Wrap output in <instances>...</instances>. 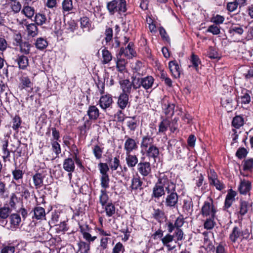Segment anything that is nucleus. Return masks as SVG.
Returning <instances> with one entry per match:
<instances>
[{"instance_id":"nucleus-30","label":"nucleus","mask_w":253,"mask_h":253,"mask_svg":"<svg viewBox=\"0 0 253 253\" xmlns=\"http://www.w3.org/2000/svg\"><path fill=\"white\" fill-rule=\"evenodd\" d=\"M21 12L26 17L31 19L35 14V10L33 7L29 6V4H24Z\"/></svg>"},{"instance_id":"nucleus-44","label":"nucleus","mask_w":253,"mask_h":253,"mask_svg":"<svg viewBox=\"0 0 253 253\" xmlns=\"http://www.w3.org/2000/svg\"><path fill=\"white\" fill-rule=\"evenodd\" d=\"M106 214L108 217L112 216L115 213V207L111 202L104 206Z\"/></svg>"},{"instance_id":"nucleus-48","label":"nucleus","mask_w":253,"mask_h":253,"mask_svg":"<svg viewBox=\"0 0 253 253\" xmlns=\"http://www.w3.org/2000/svg\"><path fill=\"white\" fill-rule=\"evenodd\" d=\"M46 20V17L43 14L39 13L35 15V21L38 25H42L45 23Z\"/></svg>"},{"instance_id":"nucleus-45","label":"nucleus","mask_w":253,"mask_h":253,"mask_svg":"<svg viewBox=\"0 0 253 253\" xmlns=\"http://www.w3.org/2000/svg\"><path fill=\"white\" fill-rule=\"evenodd\" d=\"M36 47L40 50L45 48L48 45L46 40L42 38H38L35 43Z\"/></svg>"},{"instance_id":"nucleus-10","label":"nucleus","mask_w":253,"mask_h":253,"mask_svg":"<svg viewBox=\"0 0 253 253\" xmlns=\"http://www.w3.org/2000/svg\"><path fill=\"white\" fill-rule=\"evenodd\" d=\"M126 139L124 144V150L126 154L130 153L133 151L136 150L138 148L137 143L136 140L128 136H125Z\"/></svg>"},{"instance_id":"nucleus-58","label":"nucleus","mask_w":253,"mask_h":253,"mask_svg":"<svg viewBox=\"0 0 253 253\" xmlns=\"http://www.w3.org/2000/svg\"><path fill=\"white\" fill-rule=\"evenodd\" d=\"M190 62L192 64V66L198 71V66L201 63V61L199 57L194 54H192L191 56Z\"/></svg>"},{"instance_id":"nucleus-15","label":"nucleus","mask_w":253,"mask_h":253,"mask_svg":"<svg viewBox=\"0 0 253 253\" xmlns=\"http://www.w3.org/2000/svg\"><path fill=\"white\" fill-rule=\"evenodd\" d=\"M133 46V43L130 42L128 44L126 47H121L119 52L120 54L123 55L124 54L125 56L128 58H131L132 57L135 56L136 52L132 48Z\"/></svg>"},{"instance_id":"nucleus-56","label":"nucleus","mask_w":253,"mask_h":253,"mask_svg":"<svg viewBox=\"0 0 253 253\" xmlns=\"http://www.w3.org/2000/svg\"><path fill=\"white\" fill-rule=\"evenodd\" d=\"M132 84V86L133 89H136L137 88H139L141 86H142L141 83L142 82V78H136V77H132V81L130 82Z\"/></svg>"},{"instance_id":"nucleus-53","label":"nucleus","mask_w":253,"mask_h":253,"mask_svg":"<svg viewBox=\"0 0 253 253\" xmlns=\"http://www.w3.org/2000/svg\"><path fill=\"white\" fill-rule=\"evenodd\" d=\"M243 163V169L245 171H251L253 168V158L245 160Z\"/></svg>"},{"instance_id":"nucleus-6","label":"nucleus","mask_w":253,"mask_h":253,"mask_svg":"<svg viewBox=\"0 0 253 253\" xmlns=\"http://www.w3.org/2000/svg\"><path fill=\"white\" fill-rule=\"evenodd\" d=\"M80 230L83 238L89 243L93 242L96 239V236H92V229L87 224L80 225Z\"/></svg>"},{"instance_id":"nucleus-49","label":"nucleus","mask_w":253,"mask_h":253,"mask_svg":"<svg viewBox=\"0 0 253 253\" xmlns=\"http://www.w3.org/2000/svg\"><path fill=\"white\" fill-rule=\"evenodd\" d=\"M215 224L214 217H208L204 224V226L207 230L212 229Z\"/></svg>"},{"instance_id":"nucleus-23","label":"nucleus","mask_w":253,"mask_h":253,"mask_svg":"<svg viewBox=\"0 0 253 253\" xmlns=\"http://www.w3.org/2000/svg\"><path fill=\"white\" fill-rule=\"evenodd\" d=\"M121 87L123 90L122 93L126 95L130 94L132 90V84L128 80H123L120 81Z\"/></svg>"},{"instance_id":"nucleus-59","label":"nucleus","mask_w":253,"mask_h":253,"mask_svg":"<svg viewBox=\"0 0 253 253\" xmlns=\"http://www.w3.org/2000/svg\"><path fill=\"white\" fill-rule=\"evenodd\" d=\"M19 46L20 47V51L25 54L30 52L31 44L28 42H22Z\"/></svg>"},{"instance_id":"nucleus-3","label":"nucleus","mask_w":253,"mask_h":253,"mask_svg":"<svg viewBox=\"0 0 253 253\" xmlns=\"http://www.w3.org/2000/svg\"><path fill=\"white\" fill-rule=\"evenodd\" d=\"M250 235V232L248 229H242L241 227L239 226H234L229 235V239L233 243L237 242L238 239H248Z\"/></svg>"},{"instance_id":"nucleus-42","label":"nucleus","mask_w":253,"mask_h":253,"mask_svg":"<svg viewBox=\"0 0 253 253\" xmlns=\"http://www.w3.org/2000/svg\"><path fill=\"white\" fill-rule=\"evenodd\" d=\"M244 124V119L243 117L241 116H236L233 118L232 125L233 126L236 128H239L241 126H243Z\"/></svg>"},{"instance_id":"nucleus-28","label":"nucleus","mask_w":253,"mask_h":253,"mask_svg":"<svg viewBox=\"0 0 253 253\" xmlns=\"http://www.w3.org/2000/svg\"><path fill=\"white\" fill-rule=\"evenodd\" d=\"M234 99V96L230 94L221 98V103L222 105L225 107H226L229 109H232L233 108L232 104Z\"/></svg>"},{"instance_id":"nucleus-27","label":"nucleus","mask_w":253,"mask_h":253,"mask_svg":"<svg viewBox=\"0 0 253 253\" xmlns=\"http://www.w3.org/2000/svg\"><path fill=\"white\" fill-rule=\"evenodd\" d=\"M142 184L143 181L141 180L139 176H133L131 179V184L130 187L131 191L142 190L143 189L142 187Z\"/></svg>"},{"instance_id":"nucleus-17","label":"nucleus","mask_w":253,"mask_h":253,"mask_svg":"<svg viewBox=\"0 0 253 253\" xmlns=\"http://www.w3.org/2000/svg\"><path fill=\"white\" fill-rule=\"evenodd\" d=\"M239 214L242 217L245 215L252 207V203L240 200Z\"/></svg>"},{"instance_id":"nucleus-20","label":"nucleus","mask_w":253,"mask_h":253,"mask_svg":"<svg viewBox=\"0 0 253 253\" xmlns=\"http://www.w3.org/2000/svg\"><path fill=\"white\" fill-rule=\"evenodd\" d=\"M34 212L32 216L33 218H35L37 220H42L45 219V212L43 208L40 206L36 207L33 210Z\"/></svg>"},{"instance_id":"nucleus-35","label":"nucleus","mask_w":253,"mask_h":253,"mask_svg":"<svg viewBox=\"0 0 253 253\" xmlns=\"http://www.w3.org/2000/svg\"><path fill=\"white\" fill-rule=\"evenodd\" d=\"M170 125V121L168 119H163L159 125V130L157 134L165 133L168 128L169 127Z\"/></svg>"},{"instance_id":"nucleus-64","label":"nucleus","mask_w":253,"mask_h":253,"mask_svg":"<svg viewBox=\"0 0 253 253\" xmlns=\"http://www.w3.org/2000/svg\"><path fill=\"white\" fill-rule=\"evenodd\" d=\"M125 247L121 242L117 243L114 247L112 253H124L125 252Z\"/></svg>"},{"instance_id":"nucleus-37","label":"nucleus","mask_w":253,"mask_h":253,"mask_svg":"<svg viewBox=\"0 0 253 253\" xmlns=\"http://www.w3.org/2000/svg\"><path fill=\"white\" fill-rule=\"evenodd\" d=\"M109 198L107 193V191L105 189H101L100 194L99 197V201L102 207L108 204Z\"/></svg>"},{"instance_id":"nucleus-9","label":"nucleus","mask_w":253,"mask_h":253,"mask_svg":"<svg viewBox=\"0 0 253 253\" xmlns=\"http://www.w3.org/2000/svg\"><path fill=\"white\" fill-rule=\"evenodd\" d=\"M137 169L143 177L148 176L151 173V164L148 162H140L137 165Z\"/></svg>"},{"instance_id":"nucleus-57","label":"nucleus","mask_w":253,"mask_h":253,"mask_svg":"<svg viewBox=\"0 0 253 253\" xmlns=\"http://www.w3.org/2000/svg\"><path fill=\"white\" fill-rule=\"evenodd\" d=\"M12 2L13 3L10 5L12 11L14 13H19L22 8L21 3L19 1H17V0Z\"/></svg>"},{"instance_id":"nucleus-46","label":"nucleus","mask_w":253,"mask_h":253,"mask_svg":"<svg viewBox=\"0 0 253 253\" xmlns=\"http://www.w3.org/2000/svg\"><path fill=\"white\" fill-rule=\"evenodd\" d=\"M109 167L112 170H117L119 167L122 168L119 157H116L113 159H111L109 162Z\"/></svg>"},{"instance_id":"nucleus-12","label":"nucleus","mask_w":253,"mask_h":253,"mask_svg":"<svg viewBox=\"0 0 253 253\" xmlns=\"http://www.w3.org/2000/svg\"><path fill=\"white\" fill-rule=\"evenodd\" d=\"M144 150L145 151L146 156L149 160L152 159L154 162H156V159L159 158L160 155V151L158 147L154 145Z\"/></svg>"},{"instance_id":"nucleus-36","label":"nucleus","mask_w":253,"mask_h":253,"mask_svg":"<svg viewBox=\"0 0 253 253\" xmlns=\"http://www.w3.org/2000/svg\"><path fill=\"white\" fill-rule=\"evenodd\" d=\"M126 119L127 126L131 131H134L138 126L136 117L134 116L132 117H126Z\"/></svg>"},{"instance_id":"nucleus-16","label":"nucleus","mask_w":253,"mask_h":253,"mask_svg":"<svg viewBox=\"0 0 253 253\" xmlns=\"http://www.w3.org/2000/svg\"><path fill=\"white\" fill-rule=\"evenodd\" d=\"M237 195V192L232 189H230L226 195L225 202L224 208L228 209L232 205L235 201V197Z\"/></svg>"},{"instance_id":"nucleus-55","label":"nucleus","mask_w":253,"mask_h":253,"mask_svg":"<svg viewBox=\"0 0 253 253\" xmlns=\"http://www.w3.org/2000/svg\"><path fill=\"white\" fill-rule=\"evenodd\" d=\"M98 167L101 175H108L107 172L109 171V168L107 164L100 163L98 164Z\"/></svg>"},{"instance_id":"nucleus-39","label":"nucleus","mask_w":253,"mask_h":253,"mask_svg":"<svg viewBox=\"0 0 253 253\" xmlns=\"http://www.w3.org/2000/svg\"><path fill=\"white\" fill-rule=\"evenodd\" d=\"M152 216L158 222H161L165 217V212L159 209H154Z\"/></svg>"},{"instance_id":"nucleus-38","label":"nucleus","mask_w":253,"mask_h":253,"mask_svg":"<svg viewBox=\"0 0 253 253\" xmlns=\"http://www.w3.org/2000/svg\"><path fill=\"white\" fill-rule=\"evenodd\" d=\"M9 89L8 86L3 81H0V98L2 97V95H4L5 97V101L9 102L8 94Z\"/></svg>"},{"instance_id":"nucleus-4","label":"nucleus","mask_w":253,"mask_h":253,"mask_svg":"<svg viewBox=\"0 0 253 253\" xmlns=\"http://www.w3.org/2000/svg\"><path fill=\"white\" fill-rule=\"evenodd\" d=\"M107 8L111 15L116 12L119 13H124L126 11V1L125 0H113L108 2Z\"/></svg>"},{"instance_id":"nucleus-31","label":"nucleus","mask_w":253,"mask_h":253,"mask_svg":"<svg viewBox=\"0 0 253 253\" xmlns=\"http://www.w3.org/2000/svg\"><path fill=\"white\" fill-rule=\"evenodd\" d=\"M117 104L121 109H125L128 104V95L121 93L119 96Z\"/></svg>"},{"instance_id":"nucleus-11","label":"nucleus","mask_w":253,"mask_h":253,"mask_svg":"<svg viewBox=\"0 0 253 253\" xmlns=\"http://www.w3.org/2000/svg\"><path fill=\"white\" fill-rule=\"evenodd\" d=\"M13 183H14L15 186V193L18 194H19L20 196L24 198L26 200L29 199L30 197V192L29 190L26 187V185L25 184H18L14 182L13 181L12 182Z\"/></svg>"},{"instance_id":"nucleus-25","label":"nucleus","mask_w":253,"mask_h":253,"mask_svg":"<svg viewBox=\"0 0 253 253\" xmlns=\"http://www.w3.org/2000/svg\"><path fill=\"white\" fill-rule=\"evenodd\" d=\"M126 161L127 166L129 168H133L138 163V159L135 155H131L130 153L126 154Z\"/></svg>"},{"instance_id":"nucleus-29","label":"nucleus","mask_w":253,"mask_h":253,"mask_svg":"<svg viewBox=\"0 0 253 253\" xmlns=\"http://www.w3.org/2000/svg\"><path fill=\"white\" fill-rule=\"evenodd\" d=\"M87 114L90 120H96L99 116V111L95 106H90L87 111Z\"/></svg>"},{"instance_id":"nucleus-22","label":"nucleus","mask_w":253,"mask_h":253,"mask_svg":"<svg viewBox=\"0 0 253 253\" xmlns=\"http://www.w3.org/2000/svg\"><path fill=\"white\" fill-rule=\"evenodd\" d=\"M169 70L175 78H179L180 75V70L179 65L176 61H171L169 62Z\"/></svg>"},{"instance_id":"nucleus-50","label":"nucleus","mask_w":253,"mask_h":253,"mask_svg":"<svg viewBox=\"0 0 253 253\" xmlns=\"http://www.w3.org/2000/svg\"><path fill=\"white\" fill-rule=\"evenodd\" d=\"M100 185L102 189L106 190L109 187L110 178L109 175H101L100 178Z\"/></svg>"},{"instance_id":"nucleus-24","label":"nucleus","mask_w":253,"mask_h":253,"mask_svg":"<svg viewBox=\"0 0 253 253\" xmlns=\"http://www.w3.org/2000/svg\"><path fill=\"white\" fill-rule=\"evenodd\" d=\"M9 219L10 224V228L11 229L17 228L21 220L20 215L16 213L10 214Z\"/></svg>"},{"instance_id":"nucleus-26","label":"nucleus","mask_w":253,"mask_h":253,"mask_svg":"<svg viewBox=\"0 0 253 253\" xmlns=\"http://www.w3.org/2000/svg\"><path fill=\"white\" fill-rule=\"evenodd\" d=\"M20 69L25 70L29 65L28 57L24 55H18L15 60Z\"/></svg>"},{"instance_id":"nucleus-60","label":"nucleus","mask_w":253,"mask_h":253,"mask_svg":"<svg viewBox=\"0 0 253 253\" xmlns=\"http://www.w3.org/2000/svg\"><path fill=\"white\" fill-rule=\"evenodd\" d=\"M21 124V118L18 116H15L12 119V127L14 130L17 131L19 128L20 127Z\"/></svg>"},{"instance_id":"nucleus-40","label":"nucleus","mask_w":253,"mask_h":253,"mask_svg":"<svg viewBox=\"0 0 253 253\" xmlns=\"http://www.w3.org/2000/svg\"><path fill=\"white\" fill-rule=\"evenodd\" d=\"M102 63L103 64L109 63L112 59V55L111 52L106 48L102 50Z\"/></svg>"},{"instance_id":"nucleus-61","label":"nucleus","mask_w":253,"mask_h":253,"mask_svg":"<svg viewBox=\"0 0 253 253\" xmlns=\"http://www.w3.org/2000/svg\"><path fill=\"white\" fill-rule=\"evenodd\" d=\"M21 83L23 88L29 87L32 88L33 83L28 77H23L21 78Z\"/></svg>"},{"instance_id":"nucleus-19","label":"nucleus","mask_w":253,"mask_h":253,"mask_svg":"<svg viewBox=\"0 0 253 253\" xmlns=\"http://www.w3.org/2000/svg\"><path fill=\"white\" fill-rule=\"evenodd\" d=\"M113 99L110 95L102 96L99 100V105L102 109L105 110L109 107L112 104Z\"/></svg>"},{"instance_id":"nucleus-7","label":"nucleus","mask_w":253,"mask_h":253,"mask_svg":"<svg viewBox=\"0 0 253 253\" xmlns=\"http://www.w3.org/2000/svg\"><path fill=\"white\" fill-rule=\"evenodd\" d=\"M252 182L246 179L241 180L238 187L240 194L250 196Z\"/></svg>"},{"instance_id":"nucleus-14","label":"nucleus","mask_w":253,"mask_h":253,"mask_svg":"<svg viewBox=\"0 0 253 253\" xmlns=\"http://www.w3.org/2000/svg\"><path fill=\"white\" fill-rule=\"evenodd\" d=\"M228 32L231 37L235 38L236 37H241L243 34L244 30L241 25L233 24L230 27Z\"/></svg>"},{"instance_id":"nucleus-2","label":"nucleus","mask_w":253,"mask_h":253,"mask_svg":"<svg viewBox=\"0 0 253 253\" xmlns=\"http://www.w3.org/2000/svg\"><path fill=\"white\" fill-rule=\"evenodd\" d=\"M167 196L164 201L165 206L169 208L173 209L177 207L179 196L176 192V184L173 182L166 193Z\"/></svg>"},{"instance_id":"nucleus-51","label":"nucleus","mask_w":253,"mask_h":253,"mask_svg":"<svg viewBox=\"0 0 253 253\" xmlns=\"http://www.w3.org/2000/svg\"><path fill=\"white\" fill-rule=\"evenodd\" d=\"M207 55L211 59L219 58V54L216 49L212 46H210L209 48Z\"/></svg>"},{"instance_id":"nucleus-41","label":"nucleus","mask_w":253,"mask_h":253,"mask_svg":"<svg viewBox=\"0 0 253 253\" xmlns=\"http://www.w3.org/2000/svg\"><path fill=\"white\" fill-rule=\"evenodd\" d=\"M11 211V209L8 206L0 208V219H7L10 215Z\"/></svg>"},{"instance_id":"nucleus-52","label":"nucleus","mask_w":253,"mask_h":253,"mask_svg":"<svg viewBox=\"0 0 253 253\" xmlns=\"http://www.w3.org/2000/svg\"><path fill=\"white\" fill-rule=\"evenodd\" d=\"M103 151V148L98 145L94 146L92 149L93 154L96 159H100L102 157Z\"/></svg>"},{"instance_id":"nucleus-5","label":"nucleus","mask_w":253,"mask_h":253,"mask_svg":"<svg viewBox=\"0 0 253 253\" xmlns=\"http://www.w3.org/2000/svg\"><path fill=\"white\" fill-rule=\"evenodd\" d=\"M216 210L213 205V200L210 198L208 201L204 202L201 208V213L203 217H215Z\"/></svg>"},{"instance_id":"nucleus-1","label":"nucleus","mask_w":253,"mask_h":253,"mask_svg":"<svg viewBox=\"0 0 253 253\" xmlns=\"http://www.w3.org/2000/svg\"><path fill=\"white\" fill-rule=\"evenodd\" d=\"M171 179H169L168 176L164 173H161L159 175L157 182L154 185L151 194L152 198L157 200L164 196L173 183Z\"/></svg>"},{"instance_id":"nucleus-32","label":"nucleus","mask_w":253,"mask_h":253,"mask_svg":"<svg viewBox=\"0 0 253 253\" xmlns=\"http://www.w3.org/2000/svg\"><path fill=\"white\" fill-rule=\"evenodd\" d=\"M141 85L145 89H148L152 87L154 84V79L151 76H148L147 77L142 78Z\"/></svg>"},{"instance_id":"nucleus-21","label":"nucleus","mask_w":253,"mask_h":253,"mask_svg":"<svg viewBox=\"0 0 253 253\" xmlns=\"http://www.w3.org/2000/svg\"><path fill=\"white\" fill-rule=\"evenodd\" d=\"M63 168L67 172L74 171L75 166L74 159L71 158L65 159L63 163Z\"/></svg>"},{"instance_id":"nucleus-34","label":"nucleus","mask_w":253,"mask_h":253,"mask_svg":"<svg viewBox=\"0 0 253 253\" xmlns=\"http://www.w3.org/2000/svg\"><path fill=\"white\" fill-rule=\"evenodd\" d=\"M43 176L40 173H36L33 176V180L36 189L40 188L43 185Z\"/></svg>"},{"instance_id":"nucleus-62","label":"nucleus","mask_w":253,"mask_h":253,"mask_svg":"<svg viewBox=\"0 0 253 253\" xmlns=\"http://www.w3.org/2000/svg\"><path fill=\"white\" fill-rule=\"evenodd\" d=\"M86 243L84 241H81L79 243V247L80 250L83 253H87L90 250V245L89 242Z\"/></svg>"},{"instance_id":"nucleus-33","label":"nucleus","mask_w":253,"mask_h":253,"mask_svg":"<svg viewBox=\"0 0 253 253\" xmlns=\"http://www.w3.org/2000/svg\"><path fill=\"white\" fill-rule=\"evenodd\" d=\"M26 31L28 35L32 37H34L38 34V29L37 25L34 23L26 24Z\"/></svg>"},{"instance_id":"nucleus-18","label":"nucleus","mask_w":253,"mask_h":253,"mask_svg":"<svg viewBox=\"0 0 253 253\" xmlns=\"http://www.w3.org/2000/svg\"><path fill=\"white\" fill-rule=\"evenodd\" d=\"M123 54H120V53L117 55L116 60V68L117 70L123 73L126 70V65L127 64V61L122 57Z\"/></svg>"},{"instance_id":"nucleus-43","label":"nucleus","mask_w":253,"mask_h":253,"mask_svg":"<svg viewBox=\"0 0 253 253\" xmlns=\"http://www.w3.org/2000/svg\"><path fill=\"white\" fill-rule=\"evenodd\" d=\"M62 8L63 12H70L73 9L72 0H63L62 2Z\"/></svg>"},{"instance_id":"nucleus-63","label":"nucleus","mask_w":253,"mask_h":253,"mask_svg":"<svg viewBox=\"0 0 253 253\" xmlns=\"http://www.w3.org/2000/svg\"><path fill=\"white\" fill-rule=\"evenodd\" d=\"M13 179L18 181L22 179L24 173L22 170L15 169L12 171Z\"/></svg>"},{"instance_id":"nucleus-54","label":"nucleus","mask_w":253,"mask_h":253,"mask_svg":"<svg viewBox=\"0 0 253 253\" xmlns=\"http://www.w3.org/2000/svg\"><path fill=\"white\" fill-rule=\"evenodd\" d=\"M166 108H164L165 114L168 116H171L174 114V109L175 105L173 104L169 103L168 105L165 104Z\"/></svg>"},{"instance_id":"nucleus-13","label":"nucleus","mask_w":253,"mask_h":253,"mask_svg":"<svg viewBox=\"0 0 253 253\" xmlns=\"http://www.w3.org/2000/svg\"><path fill=\"white\" fill-rule=\"evenodd\" d=\"M184 223V220L182 215H180L178 216L175 220L174 224L170 221H169L168 223H167L168 230L169 232L171 233L175 228H180V227L183 226Z\"/></svg>"},{"instance_id":"nucleus-8","label":"nucleus","mask_w":253,"mask_h":253,"mask_svg":"<svg viewBox=\"0 0 253 253\" xmlns=\"http://www.w3.org/2000/svg\"><path fill=\"white\" fill-rule=\"evenodd\" d=\"M153 134V130H150V132H147L146 135L142 136L140 147L142 150H146L151 146L154 145V137L152 136Z\"/></svg>"},{"instance_id":"nucleus-47","label":"nucleus","mask_w":253,"mask_h":253,"mask_svg":"<svg viewBox=\"0 0 253 253\" xmlns=\"http://www.w3.org/2000/svg\"><path fill=\"white\" fill-rule=\"evenodd\" d=\"M193 207L192 201L190 199H184L183 200V205L182 209L185 212L190 213L192 211V208Z\"/></svg>"}]
</instances>
